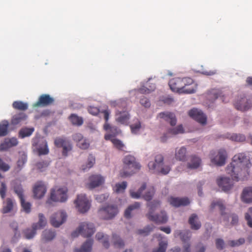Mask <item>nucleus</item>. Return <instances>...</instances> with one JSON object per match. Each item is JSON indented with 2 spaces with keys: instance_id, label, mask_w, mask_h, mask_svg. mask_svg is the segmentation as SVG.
<instances>
[{
  "instance_id": "412c9836",
  "label": "nucleus",
  "mask_w": 252,
  "mask_h": 252,
  "mask_svg": "<svg viewBox=\"0 0 252 252\" xmlns=\"http://www.w3.org/2000/svg\"><path fill=\"white\" fill-rule=\"evenodd\" d=\"M18 144V140L15 137L5 139V140L0 144V151H7L9 148L17 146Z\"/></svg>"
},
{
  "instance_id": "c85d7f7f",
  "label": "nucleus",
  "mask_w": 252,
  "mask_h": 252,
  "mask_svg": "<svg viewBox=\"0 0 252 252\" xmlns=\"http://www.w3.org/2000/svg\"><path fill=\"white\" fill-rule=\"evenodd\" d=\"M174 236L175 237H180L182 242L185 244L189 243L188 241L191 237V233L189 230L185 232H182L181 230H176L175 232Z\"/></svg>"
},
{
  "instance_id": "c756f323",
  "label": "nucleus",
  "mask_w": 252,
  "mask_h": 252,
  "mask_svg": "<svg viewBox=\"0 0 252 252\" xmlns=\"http://www.w3.org/2000/svg\"><path fill=\"white\" fill-rule=\"evenodd\" d=\"M93 240L88 239L81 246L80 249H75L74 252H91L92 250Z\"/></svg>"
},
{
  "instance_id": "aec40b11",
  "label": "nucleus",
  "mask_w": 252,
  "mask_h": 252,
  "mask_svg": "<svg viewBox=\"0 0 252 252\" xmlns=\"http://www.w3.org/2000/svg\"><path fill=\"white\" fill-rule=\"evenodd\" d=\"M90 183L87 184V187L90 189H94L102 185L104 181V178L100 175H92L89 178Z\"/></svg>"
},
{
  "instance_id": "5fc2aeb1",
  "label": "nucleus",
  "mask_w": 252,
  "mask_h": 252,
  "mask_svg": "<svg viewBox=\"0 0 252 252\" xmlns=\"http://www.w3.org/2000/svg\"><path fill=\"white\" fill-rule=\"evenodd\" d=\"M155 228V226L153 224L149 225L145 227L142 229H139L138 230V233L139 234H142L144 235H147L149 233L152 231Z\"/></svg>"
},
{
  "instance_id": "6e6552de",
  "label": "nucleus",
  "mask_w": 252,
  "mask_h": 252,
  "mask_svg": "<svg viewBox=\"0 0 252 252\" xmlns=\"http://www.w3.org/2000/svg\"><path fill=\"white\" fill-rule=\"evenodd\" d=\"M95 228L94 225L92 223L83 222L78 229L73 232L71 234L72 237H77L78 234H81L84 237H90L94 232Z\"/></svg>"
},
{
  "instance_id": "774afa93",
  "label": "nucleus",
  "mask_w": 252,
  "mask_h": 252,
  "mask_svg": "<svg viewBox=\"0 0 252 252\" xmlns=\"http://www.w3.org/2000/svg\"><path fill=\"white\" fill-rule=\"evenodd\" d=\"M84 138L83 135L79 133H75L72 135L73 140L77 143L80 142Z\"/></svg>"
},
{
  "instance_id": "bb28decb",
  "label": "nucleus",
  "mask_w": 252,
  "mask_h": 252,
  "mask_svg": "<svg viewBox=\"0 0 252 252\" xmlns=\"http://www.w3.org/2000/svg\"><path fill=\"white\" fill-rule=\"evenodd\" d=\"M189 223L190 225V228L193 230H198L201 226V223L199 220L197 215L195 214H192L190 216Z\"/></svg>"
},
{
  "instance_id": "a19ab883",
  "label": "nucleus",
  "mask_w": 252,
  "mask_h": 252,
  "mask_svg": "<svg viewBox=\"0 0 252 252\" xmlns=\"http://www.w3.org/2000/svg\"><path fill=\"white\" fill-rule=\"evenodd\" d=\"M12 106L15 109L22 111L26 110L28 108L27 103L21 101H14L12 104Z\"/></svg>"
},
{
  "instance_id": "9b49d317",
  "label": "nucleus",
  "mask_w": 252,
  "mask_h": 252,
  "mask_svg": "<svg viewBox=\"0 0 252 252\" xmlns=\"http://www.w3.org/2000/svg\"><path fill=\"white\" fill-rule=\"evenodd\" d=\"M54 144L58 148H62V155L66 157L68 152L72 150V145L69 140L64 137H57L54 140Z\"/></svg>"
},
{
  "instance_id": "423d86ee",
  "label": "nucleus",
  "mask_w": 252,
  "mask_h": 252,
  "mask_svg": "<svg viewBox=\"0 0 252 252\" xmlns=\"http://www.w3.org/2000/svg\"><path fill=\"white\" fill-rule=\"evenodd\" d=\"M104 115V118L105 120V123L103 127L105 130L108 131L109 133L105 135L104 138L106 140H110L117 135L120 132V130L116 126H111L108 123L109 115L110 112L109 110H104L101 112Z\"/></svg>"
},
{
  "instance_id": "bf43d9fd",
  "label": "nucleus",
  "mask_w": 252,
  "mask_h": 252,
  "mask_svg": "<svg viewBox=\"0 0 252 252\" xmlns=\"http://www.w3.org/2000/svg\"><path fill=\"white\" fill-rule=\"evenodd\" d=\"M10 227L12 229L14 232V237L18 238L20 236L19 231H18V223L16 221L12 222L10 224Z\"/></svg>"
},
{
  "instance_id": "f257e3e1",
  "label": "nucleus",
  "mask_w": 252,
  "mask_h": 252,
  "mask_svg": "<svg viewBox=\"0 0 252 252\" xmlns=\"http://www.w3.org/2000/svg\"><path fill=\"white\" fill-rule=\"evenodd\" d=\"M251 166L249 158L245 153H239L233 157L232 162L226 168V172L233 180H245L249 175Z\"/></svg>"
},
{
  "instance_id": "603ef678",
  "label": "nucleus",
  "mask_w": 252,
  "mask_h": 252,
  "mask_svg": "<svg viewBox=\"0 0 252 252\" xmlns=\"http://www.w3.org/2000/svg\"><path fill=\"white\" fill-rule=\"evenodd\" d=\"M112 142L114 146L119 150H123L125 148V145L122 141L117 138H113L109 140Z\"/></svg>"
},
{
  "instance_id": "7c9ffc66",
  "label": "nucleus",
  "mask_w": 252,
  "mask_h": 252,
  "mask_svg": "<svg viewBox=\"0 0 252 252\" xmlns=\"http://www.w3.org/2000/svg\"><path fill=\"white\" fill-rule=\"evenodd\" d=\"M216 207L218 208V209L220 210L221 216L225 215L224 211L225 210V207L224 205L223 201L221 200L213 201L210 206V211H213Z\"/></svg>"
},
{
  "instance_id": "49530a36",
  "label": "nucleus",
  "mask_w": 252,
  "mask_h": 252,
  "mask_svg": "<svg viewBox=\"0 0 252 252\" xmlns=\"http://www.w3.org/2000/svg\"><path fill=\"white\" fill-rule=\"evenodd\" d=\"M69 119L71 123L74 125L81 126L83 123V119L75 114L71 115L69 117Z\"/></svg>"
},
{
  "instance_id": "1a4fd4ad",
  "label": "nucleus",
  "mask_w": 252,
  "mask_h": 252,
  "mask_svg": "<svg viewBox=\"0 0 252 252\" xmlns=\"http://www.w3.org/2000/svg\"><path fill=\"white\" fill-rule=\"evenodd\" d=\"M118 212L119 210L116 205H108L98 210L100 217L106 220L113 219L118 214Z\"/></svg>"
},
{
  "instance_id": "6e6d98bb",
  "label": "nucleus",
  "mask_w": 252,
  "mask_h": 252,
  "mask_svg": "<svg viewBox=\"0 0 252 252\" xmlns=\"http://www.w3.org/2000/svg\"><path fill=\"white\" fill-rule=\"evenodd\" d=\"M245 242V240L243 238H241L237 240H230L228 242L229 245L232 247H238L243 245Z\"/></svg>"
},
{
  "instance_id": "393cba45",
  "label": "nucleus",
  "mask_w": 252,
  "mask_h": 252,
  "mask_svg": "<svg viewBox=\"0 0 252 252\" xmlns=\"http://www.w3.org/2000/svg\"><path fill=\"white\" fill-rule=\"evenodd\" d=\"M241 198L242 202L244 203H252V186L247 187L243 189Z\"/></svg>"
},
{
  "instance_id": "f03ea898",
  "label": "nucleus",
  "mask_w": 252,
  "mask_h": 252,
  "mask_svg": "<svg viewBox=\"0 0 252 252\" xmlns=\"http://www.w3.org/2000/svg\"><path fill=\"white\" fill-rule=\"evenodd\" d=\"M147 206L149 207V210L146 216L150 220L158 224L165 223L167 221L168 217L165 211H161L159 214L154 215V212L160 207L159 201L153 200L148 202Z\"/></svg>"
},
{
  "instance_id": "dca6fc26",
  "label": "nucleus",
  "mask_w": 252,
  "mask_h": 252,
  "mask_svg": "<svg viewBox=\"0 0 252 252\" xmlns=\"http://www.w3.org/2000/svg\"><path fill=\"white\" fill-rule=\"evenodd\" d=\"M54 102V98L49 94H43L39 97L38 100L33 104V107H46L52 105Z\"/></svg>"
},
{
  "instance_id": "cd10ccee",
  "label": "nucleus",
  "mask_w": 252,
  "mask_h": 252,
  "mask_svg": "<svg viewBox=\"0 0 252 252\" xmlns=\"http://www.w3.org/2000/svg\"><path fill=\"white\" fill-rule=\"evenodd\" d=\"M27 118V116L24 113H19L14 115L11 120L10 124L13 126L20 125L21 123L25 121Z\"/></svg>"
},
{
  "instance_id": "0eeeda50",
  "label": "nucleus",
  "mask_w": 252,
  "mask_h": 252,
  "mask_svg": "<svg viewBox=\"0 0 252 252\" xmlns=\"http://www.w3.org/2000/svg\"><path fill=\"white\" fill-rule=\"evenodd\" d=\"M67 189L66 188L53 189L51 191L50 199L46 201V204L50 205L51 201L54 202H64L67 199Z\"/></svg>"
},
{
  "instance_id": "3c124183",
  "label": "nucleus",
  "mask_w": 252,
  "mask_h": 252,
  "mask_svg": "<svg viewBox=\"0 0 252 252\" xmlns=\"http://www.w3.org/2000/svg\"><path fill=\"white\" fill-rule=\"evenodd\" d=\"M21 206L26 213H29L31 211V204L29 202H26L24 198L20 199Z\"/></svg>"
},
{
  "instance_id": "c9c22d12",
  "label": "nucleus",
  "mask_w": 252,
  "mask_h": 252,
  "mask_svg": "<svg viewBox=\"0 0 252 252\" xmlns=\"http://www.w3.org/2000/svg\"><path fill=\"white\" fill-rule=\"evenodd\" d=\"M9 122L7 120H3L0 123V137L6 135L8 133Z\"/></svg>"
},
{
  "instance_id": "4c0bfd02",
  "label": "nucleus",
  "mask_w": 252,
  "mask_h": 252,
  "mask_svg": "<svg viewBox=\"0 0 252 252\" xmlns=\"http://www.w3.org/2000/svg\"><path fill=\"white\" fill-rule=\"evenodd\" d=\"M201 163V159L195 156H191L190 163H188V168L190 169H196L198 168Z\"/></svg>"
},
{
  "instance_id": "79ce46f5",
  "label": "nucleus",
  "mask_w": 252,
  "mask_h": 252,
  "mask_svg": "<svg viewBox=\"0 0 252 252\" xmlns=\"http://www.w3.org/2000/svg\"><path fill=\"white\" fill-rule=\"evenodd\" d=\"M95 163V158L92 155H90L88 158V161L86 165L82 166L81 168L83 171H86L92 167Z\"/></svg>"
},
{
  "instance_id": "864d4df0",
  "label": "nucleus",
  "mask_w": 252,
  "mask_h": 252,
  "mask_svg": "<svg viewBox=\"0 0 252 252\" xmlns=\"http://www.w3.org/2000/svg\"><path fill=\"white\" fill-rule=\"evenodd\" d=\"M130 127L132 133L137 134L141 127L140 122L137 120L135 123L131 125Z\"/></svg>"
},
{
  "instance_id": "39448f33",
  "label": "nucleus",
  "mask_w": 252,
  "mask_h": 252,
  "mask_svg": "<svg viewBox=\"0 0 252 252\" xmlns=\"http://www.w3.org/2000/svg\"><path fill=\"white\" fill-rule=\"evenodd\" d=\"M146 184H142L137 191L130 190V196L133 198L138 199L142 197L144 200L149 201L151 200L155 194V189L154 187H149L146 190L145 193L142 195L143 191L146 189Z\"/></svg>"
},
{
  "instance_id": "69168bd1",
  "label": "nucleus",
  "mask_w": 252,
  "mask_h": 252,
  "mask_svg": "<svg viewBox=\"0 0 252 252\" xmlns=\"http://www.w3.org/2000/svg\"><path fill=\"white\" fill-rule=\"evenodd\" d=\"M155 88L156 87L155 85H154L151 89L143 86L139 89V92L141 94H149L151 92L154 91Z\"/></svg>"
},
{
  "instance_id": "8fccbe9b",
  "label": "nucleus",
  "mask_w": 252,
  "mask_h": 252,
  "mask_svg": "<svg viewBox=\"0 0 252 252\" xmlns=\"http://www.w3.org/2000/svg\"><path fill=\"white\" fill-rule=\"evenodd\" d=\"M37 229H34L32 227V229L28 228L24 230V234L25 238L27 239H30L32 238L36 234V230Z\"/></svg>"
},
{
  "instance_id": "2f4dec72",
  "label": "nucleus",
  "mask_w": 252,
  "mask_h": 252,
  "mask_svg": "<svg viewBox=\"0 0 252 252\" xmlns=\"http://www.w3.org/2000/svg\"><path fill=\"white\" fill-rule=\"evenodd\" d=\"M56 236L55 232L51 230H45L42 234V240L48 242L53 240Z\"/></svg>"
},
{
  "instance_id": "a878e982",
  "label": "nucleus",
  "mask_w": 252,
  "mask_h": 252,
  "mask_svg": "<svg viewBox=\"0 0 252 252\" xmlns=\"http://www.w3.org/2000/svg\"><path fill=\"white\" fill-rule=\"evenodd\" d=\"M184 128L182 125H179L177 127L170 129L168 130L167 133L164 134L161 138L160 141L162 142H165L166 141L168 136L167 134L169 135H176L179 133H183Z\"/></svg>"
},
{
  "instance_id": "6ab92c4d",
  "label": "nucleus",
  "mask_w": 252,
  "mask_h": 252,
  "mask_svg": "<svg viewBox=\"0 0 252 252\" xmlns=\"http://www.w3.org/2000/svg\"><path fill=\"white\" fill-rule=\"evenodd\" d=\"M217 183L219 187L225 192L230 190L233 186L232 181L227 177H220L217 180Z\"/></svg>"
},
{
  "instance_id": "f704fd0d",
  "label": "nucleus",
  "mask_w": 252,
  "mask_h": 252,
  "mask_svg": "<svg viewBox=\"0 0 252 252\" xmlns=\"http://www.w3.org/2000/svg\"><path fill=\"white\" fill-rule=\"evenodd\" d=\"M140 206V203L138 202H135L134 203L129 205L125 212V217L126 218H130L131 217V211L134 210L138 209Z\"/></svg>"
},
{
  "instance_id": "c03bdc74",
  "label": "nucleus",
  "mask_w": 252,
  "mask_h": 252,
  "mask_svg": "<svg viewBox=\"0 0 252 252\" xmlns=\"http://www.w3.org/2000/svg\"><path fill=\"white\" fill-rule=\"evenodd\" d=\"M159 241L158 248L153 250V252H165L167 247V241L165 239Z\"/></svg>"
},
{
  "instance_id": "052dcab7",
  "label": "nucleus",
  "mask_w": 252,
  "mask_h": 252,
  "mask_svg": "<svg viewBox=\"0 0 252 252\" xmlns=\"http://www.w3.org/2000/svg\"><path fill=\"white\" fill-rule=\"evenodd\" d=\"M245 219L247 221L248 225L252 228V207L249 209V213L245 214Z\"/></svg>"
},
{
  "instance_id": "4d7b16f0",
  "label": "nucleus",
  "mask_w": 252,
  "mask_h": 252,
  "mask_svg": "<svg viewBox=\"0 0 252 252\" xmlns=\"http://www.w3.org/2000/svg\"><path fill=\"white\" fill-rule=\"evenodd\" d=\"M49 163L50 162L48 161H42L37 162L36 164V166L40 171H43L49 166Z\"/></svg>"
},
{
  "instance_id": "a211bd4d",
  "label": "nucleus",
  "mask_w": 252,
  "mask_h": 252,
  "mask_svg": "<svg viewBox=\"0 0 252 252\" xmlns=\"http://www.w3.org/2000/svg\"><path fill=\"white\" fill-rule=\"evenodd\" d=\"M47 190L46 187L42 181L37 182L33 188V193L34 197L37 199L42 198Z\"/></svg>"
},
{
  "instance_id": "f8f14e48",
  "label": "nucleus",
  "mask_w": 252,
  "mask_h": 252,
  "mask_svg": "<svg viewBox=\"0 0 252 252\" xmlns=\"http://www.w3.org/2000/svg\"><path fill=\"white\" fill-rule=\"evenodd\" d=\"M74 203L78 211L82 213L87 212L91 206L89 200L87 199L85 194L78 195L77 199L75 200Z\"/></svg>"
},
{
  "instance_id": "e433bc0d",
  "label": "nucleus",
  "mask_w": 252,
  "mask_h": 252,
  "mask_svg": "<svg viewBox=\"0 0 252 252\" xmlns=\"http://www.w3.org/2000/svg\"><path fill=\"white\" fill-rule=\"evenodd\" d=\"M112 243L116 248H123L125 246L124 241L116 234L112 235Z\"/></svg>"
},
{
  "instance_id": "13d9d810",
  "label": "nucleus",
  "mask_w": 252,
  "mask_h": 252,
  "mask_svg": "<svg viewBox=\"0 0 252 252\" xmlns=\"http://www.w3.org/2000/svg\"><path fill=\"white\" fill-rule=\"evenodd\" d=\"M27 156L25 154H22L17 161V167L19 170L22 168L25 163L27 162Z\"/></svg>"
},
{
  "instance_id": "ddd939ff",
  "label": "nucleus",
  "mask_w": 252,
  "mask_h": 252,
  "mask_svg": "<svg viewBox=\"0 0 252 252\" xmlns=\"http://www.w3.org/2000/svg\"><path fill=\"white\" fill-rule=\"evenodd\" d=\"M227 155L226 151L223 149L219 150L217 154L211 153L210 158L211 162L217 166H222L225 164Z\"/></svg>"
},
{
  "instance_id": "de8ad7c7",
  "label": "nucleus",
  "mask_w": 252,
  "mask_h": 252,
  "mask_svg": "<svg viewBox=\"0 0 252 252\" xmlns=\"http://www.w3.org/2000/svg\"><path fill=\"white\" fill-rule=\"evenodd\" d=\"M127 187V183L124 181L121 183H117L115 185L114 187L115 191L116 193H123L125 191Z\"/></svg>"
},
{
  "instance_id": "5701e85b",
  "label": "nucleus",
  "mask_w": 252,
  "mask_h": 252,
  "mask_svg": "<svg viewBox=\"0 0 252 252\" xmlns=\"http://www.w3.org/2000/svg\"><path fill=\"white\" fill-rule=\"evenodd\" d=\"M158 117L165 121L170 123V125L174 126L176 124L177 120L174 113L169 112L160 113Z\"/></svg>"
},
{
  "instance_id": "37998d69",
  "label": "nucleus",
  "mask_w": 252,
  "mask_h": 252,
  "mask_svg": "<svg viewBox=\"0 0 252 252\" xmlns=\"http://www.w3.org/2000/svg\"><path fill=\"white\" fill-rule=\"evenodd\" d=\"M33 131V128H23L20 130L19 132V136L20 137L23 138L25 137H28L32 135Z\"/></svg>"
},
{
  "instance_id": "473e14b6",
  "label": "nucleus",
  "mask_w": 252,
  "mask_h": 252,
  "mask_svg": "<svg viewBox=\"0 0 252 252\" xmlns=\"http://www.w3.org/2000/svg\"><path fill=\"white\" fill-rule=\"evenodd\" d=\"M38 217V222L36 223H34L32 225V227L35 229H42L47 223L46 220L43 214H39Z\"/></svg>"
},
{
  "instance_id": "09e8293b",
  "label": "nucleus",
  "mask_w": 252,
  "mask_h": 252,
  "mask_svg": "<svg viewBox=\"0 0 252 252\" xmlns=\"http://www.w3.org/2000/svg\"><path fill=\"white\" fill-rule=\"evenodd\" d=\"M13 189L15 193L18 196L20 199L24 198L23 189L20 184H15Z\"/></svg>"
},
{
  "instance_id": "b1692460",
  "label": "nucleus",
  "mask_w": 252,
  "mask_h": 252,
  "mask_svg": "<svg viewBox=\"0 0 252 252\" xmlns=\"http://www.w3.org/2000/svg\"><path fill=\"white\" fill-rule=\"evenodd\" d=\"M169 202L171 205L176 207L187 206L190 203L189 199L187 197L179 198L171 197L170 198Z\"/></svg>"
},
{
  "instance_id": "9d476101",
  "label": "nucleus",
  "mask_w": 252,
  "mask_h": 252,
  "mask_svg": "<svg viewBox=\"0 0 252 252\" xmlns=\"http://www.w3.org/2000/svg\"><path fill=\"white\" fill-rule=\"evenodd\" d=\"M181 78H175L171 79L168 84L171 90L175 92L183 94H192L195 92V89L191 87L189 90H184Z\"/></svg>"
},
{
  "instance_id": "4be33fe9",
  "label": "nucleus",
  "mask_w": 252,
  "mask_h": 252,
  "mask_svg": "<svg viewBox=\"0 0 252 252\" xmlns=\"http://www.w3.org/2000/svg\"><path fill=\"white\" fill-rule=\"evenodd\" d=\"M129 118V114L126 111L118 110L116 113V121L121 124L127 125Z\"/></svg>"
},
{
  "instance_id": "680f3d73",
  "label": "nucleus",
  "mask_w": 252,
  "mask_h": 252,
  "mask_svg": "<svg viewBox=\"0 0 252 252\" xmlns=\"http://www.w3.org/2000/svg\"><path fill=\"white\" fill-rule=\"evenodd\" d=\"M77 146L81 149L85 150L89 147L90 143L86 139L84 138L77 144Z\"/></svg>"
},
{
  "instance_id": "72a5a7b5",
  "label": "nucleus",
  "mask_w": 252,
  "mask_h": 252,
  "mask_svg": "<svg viewBox=\"0 0 252 252\" xmlns=\"http://www.w3.org/2000/svg\"><path fill=\"white\" fill-rule=\"evenodd\" d=\"M187 150L184 147H182L178 150L176 151L175 158L180 161H185L186 159Z\"/></svg>"
},
{
  "instance_id": "4468645a",
  "label": "nucleus",
  "mask_w": 252,
  "mask_h": 252,
  "mask_svg": "<svg viewBox=\"0 0 252 252\" xmlns=\"http://www.w3.org/2000/svg\"><path fill=\"white\" fill-rule=\"evenodd\" d=\"M234 105L237 110L246 111L252 107V100L246 96L240 97Z\"/></svg>"
},
{
  "instance_id": "2eb2a0df",
  "label": "nucleus",
  "mask_w": 252,
  "mask_h": 252,
  "mask_svg": "<svg viewBox=\"0 0 252 252\" xmlns=\"http://www.w3.org/2000/svg\"><path fill=\"white\" fill-rule=\"evenodd\" d=\"M67 215L66 213L60 211L53 214L50 218L51 224L55 227H59L66 220Z\"/></svg>"
},
{
  "instance_id": "0e129e2a",
  "label": "nucleus",
  "mask_w": 252,
  "mask_h": 252,
  "mask_svg": "<svg viewBox=\"0 0 252 252\" xmlns=\"http://www.w3.org/2000/svg\"><path fill=\"white\" fill-rule=\"evenodd\" d=\"M232 140L235 141H243L245 139V137L242 135H238L236 134H233L229 138Z\"/></svg>"
},
{
  "instance_id": "ea45409f",
  "label": "nucleus",
  "mask_w": 252,
  "mask_h": 252,
  "mask_svg": "<svg viewBox=\"0 0 252 252\" xmlns=\"http://www.w3.org/2000/svg\"><path fill=\"white\" fill-rule=\"evenodd\" d=\"M181 80L184 90H189L190 87H193L195 90L193 86V81L191 78L185 77L181 78Z\"/></svg>"
},
{
  "instance_id": "f3484780",
  "label": "nucleus",
  "mask_w": 252,
  "mask_h": 252,
  "mask_svg": "<svg viewBox=\"0 0 252 252\" xmlns=\"http://www.w3.org/2000/svg\"><path fill=\"white\" fill-rule=\"evenodd\" d=\"M188 114L189 117L200 124H206L207 118L202 111L196 108H193L189 111Z\"/></svg>"
},
{
  "instance_id": "338daca9",
  "label": "nucleus",
  "mask_w": 252,
  "mask_h": 252,
  "mask_svg": "<svg viewBox=\"0 0 252 252\" xmlns=\"http://www.w3.org/2000/svg\"><path fill=\"white\" fill-rule=\"evenodd\" d=\"M88 111L93 115H97L99 113V109L96 107L90 106L88 108Z\"/></svg>"
},
{
  "instance_id": "7ed1b4c3",
  "label": "nucleus",
  "mask_w": 252,
  "mask_h": 252,
  "mask_svg": "<svg viewBox=\"0 0 252 252\" xmlns=\"http://www.w3.org/2000/svg\"><path fill=\"white\" fill-rule=\"evenodd\" d=\"M123 169L120 173V176L123 178L130 176L138 171L141 167L140 165L136 161L134 157L128 155L123 159Z\"/></svg>"
},
{
  "instance_id": "20e7f679",
  "label": "nucleus",
  "mask_w": 252,
  "mask_h": 252,
  "mask_svg": "<svg viewBox=\"0 0 252 252\" xmlns=\"http://www.w3.org/2000/svg\"><path fill=\"white\" fill-rule=\"evenodd\" d=\"M163 157L161 155L155 157V162L151 161L148 163L149 169L153 172H160L164 175L169 173L170 167L167 165H163Z\"/></svg>"
},
{
  "instance_id": "58836bf2",
  "label": "nucleus",
  "mask_w": 252,
  "mask_h": 252,
  "mask_svg": "<svg viewBox=\"0 0 252 252\" xmlns=\"http://www.w3.org/2000/svg\"><path fill=\"white\" fill-rule=\"evenodd\" d=\"M14 203L13 200L9 198L6 200L5 204L3 206L2 212L3 214H6L10 212L13 208Z\"/></svg>"
},
{
  "instance_id": "a18cd8bd",
  "label": "nucleus",
  "mask_w": 252,
  "mask_h": 252,
  "mask_svg": "<svg viewBox=\"0 0 252 252\" xmlns=\"http://www.w3.org/2000/svg\"><path fill=\"white\" fill-rule=\"evenodd\" d=\"M96 238L98 240H101L103 239H104L103 240L102 244L103 246L106 248H108L109 246V243L108 242V236L107 235L104 236L103 233L98 232L96 234L95 236Z\"/></svg>"
},
{
  "instance_id": "e2e57ef3",
  "label": "nucleus",
  "mask_w": 252,
  "mask_h": 252,
  "mask_svg": "<svg viewBox=\"0 0 252 252\" xmlns=\"http://www.w3.org/2000/svg\"><path fill=\"white\" fill-rule=\"evenodd\" d=\"M39 155H47L49 153V150L47 143H46L43 147H40L38 149Z\"/></svg>"
}]
</instances>
